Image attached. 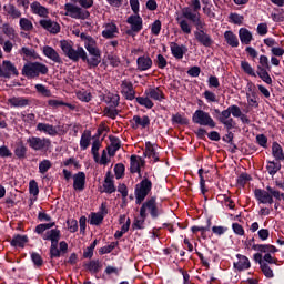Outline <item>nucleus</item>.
Listing matches in <instances>:
<instances>
[{
    "mask_svg": "<svg viewBox=\"0 0 284 284\" xmlns=\"http://www.w3.org/2000/svg\"><path fill=\"white\" fill-rule=\"evenodd\" d=\"M49 72H50V69L48 68V65H45L43 62H38V61L26 62L21 70L22 77H26V79L28 80L45 77V74H48Z\"/></svg>",
    "mask_w": 284,
    "mask_h": 284,
    "instance_id": "obj_1",
    "label": "nucleus"
},
{
    "mask_svg": "<svg viewBox=\"0 0 284 284\" xmlns=\"http://www.w3.org/2000/svg\"><path fill=\"white\" fill-rule=\"evenodd\" d=\"M60 48L62 52L70 59V61H73V63H79V60L83 61V63L87 61L88 52H85V49L83 47H78L74 49L72 45V42L68 40H62L60 42Z\"/></svg>",
    "mask_w": 284,
    "mask_h": 284,
    "instance_id": "obj_2",
    "label": "nucleus"
},
{
    "mask_svg": "<svg viewBox=\"0 0 284 284\" xmlns=\"http://www.w3.org/2000/svg\"><path fill=\"white\" fill-rule=\"evenodd\" d=\"M148 214L153 221H156L163 214V210L159 209L156 203V196H151L141 203L140 219H148Z\"/></svg>",
    "mask_w": 284,
    "mask_h": 284,
    "instance_id": "obj_3",
    "label": "nucleus"
},
{
    "mask_svg": "<svg viewBox=\"0 0 284 284\" xmlns=\"http://www.w3.org/2000/svg\"><path fill=\"white\" fill-rule=\"evenodd\" d=\"M43 241H50V258H61V251H59V241H61V230L51 229L42 234Z\"/></svg>",
    "mask_w": 284,
    "mask_h": 284,
    "instance_id": "obj_4",
    "label": "nucleus"
},
{
    "mask_svg": "<svg viewBox=\"0 0 284 284\" xmlns=\"http://www.w3.org/2000/svg\"><path fill=\"white\" fill-rule=\"evenodd\" d=\"M152 192V180L144 178L140 183L135 185L134 189V196H135V204L141 205L148 195Z\"/></svg>",
    "mask_w": 284,
    "mask_h": 284,
    "instance_id": "obj_5",
    "label": "nucleus"
},
{
    "mask_svg": "<svg viewBox=\"0 0 284 284\" xmlns=\"http://www.w3.org/2000/svg\"><path fill=\"white\" fill-rule=\"evenodd\" d=\"M192 122L195 123V125H201L204 128H210L211 130H214L216 128V122L210 115V113L197 109L193 114H192Z\"/></svg>",
    "mask_w": 284,
    "mask_h": 284,
    "instance_id": "obj_6",
    "label": "nucleus"
},
{
    "mask_svg": "<svg viewBox=\"0 0 284 284\" xmlns=\"http://www.w3.org/2000/svg\"><path fill=\"white\" fill-rule=\"evenodd\" d=\"M27 143L34 152H48L52 148V140L49 138L29 136Z\"/></svg>",
    "mask_w": 284,
    "mask_h": 284,
    "instance_id": "obj_7",
    "label": "nucleus"
},
{
    "mask_svg": "<svg viewBox=\"0 0 284 284\" xmlns=\"http://www.w3.org/2000/svg\"><path fill=\"white\" fill-rule=\"evenodd\" d=\"M64 10L65 17H71V19H81L82 21H85V19H90V11L72 3H65Z\"/></svg>",
    "mask_w": 284,
    "mask_h": 284,
    "instance_id": "obj_8",
    "label": "nucleus"
},
{
    "mask_svg": "<svg viewBox=\"0 0 284 284\" xmlns=\"http://www.w3.org/2000/svg\"><path fill=\"white\" fill-rule=\"evenodd\" d=\"M126 23L131 26V29L126 30L128 37H136L140 31L143 30V18L140 14H132L126 19Z\"/></svg>",
    "mask_w": 284,
    "mask_h": 284,
    "instance_id": "obj_9",
    "label": "nucleus"
},
{
    "mask_svg": "<svg viewBox=\"0 0 284 284\" xmlns=\"http://www.w3.org/2000/svg\"><path fill=\"white\" fill-rule=\"evenodd\" d=\"M182 16L184 17V19H187L193 23V26H195V32H201V30H205V23L203 22V20H201V16L193 13L192 9L184 8L182 11Z\"/></svg>",
    "mask_w": 284,
    "mask_h": 284,
    "instance_id": "obj_10",
    "label": "nucleus"
},
{
    "mask_svg": "<svg viewBox=\"0 0 284 284\" xmlns=\"http://www.w3.org/2000/svg\"><path fill=\"white\" fill-rule=\"evenodd\" d=\"M12 75L19 77V70H17V67L10 60H4L2 65L0 64V77L10 79Z\"/></svg>",
    "mask_w": 284,
    "mask_h": 284,
    "instance_id": "obj_11",
    "label": "nucleus"
},
{
    "mask_svg": "<svg viewBox=\"0 0 284 284\" xmlns=\"http://www.w3.org/2000/svg\"><path fill=\"white\" fill-rule=\"evenodd\" d=\"M194 38L204 48H212L214 45V40L205 30L194 31Z\"/></svg>",
    "mask_w": 284,
    "mask_h": 284,
    "instance_id": "obj_12",
    "label": "nucleus"
},
{
    "mask_svg": "<svg viewBox=\"0 0 284 284\" xmlns=\"http://www.w3.org/2000/svg\"><path fill=\"white\" fill-rule=\"evenodd\" d=\"M39 24L51 34H59L61 32V26L59 22L52 21L50 19H42L39 21Z\"/></svg>",
    "mask_w": 284,
    "mask_h": 284,
    "instance_id": "obj_13",
    "label": "nucleus"
},
{
    "mask_svg": "<svg viewBox=\"0 0 284 284\" xmlns=\"http://www.w3.org/2000/svg\"><path fill=\"white\" fill-rule=\"evenodd\" d=\"M73 190L83 192L85 190V172L79 171L73 175Z\"/></svg>",
    "mask_w": 284,
    "mask_h": 284,
    "instance_id": "obj_14",
    "label": "nucleus"
},
{
    "mask_svg": "<svg viewBox=\"0 0 284 284\" xmlns=\"http://www.w3.org/2000/svg\"><path fill=\"white\" fill-rule=\"evenodd\" d=\"M19 54L22 57L23 61H37V59H41V55L37 53V50L30 49L28 47H22L19 51Z\"/></svg>",
    "mask_w": 284,
    "mask_h": 284,
    "instance_id": "obj_15",
    "label": "nucleus"
},
{
    "mask_svg": "<svg viewBox=\"0 0 284 284\" xmlns=\"http://www.w3.org/2000/svg\"><path fill=\"white\" fill-rule=\"evenodd\" d=\"M42 54L47 57V59L53 61V63H63V60L61 59V55H59V52H57V50L50 45L43 47Z\"/></svg>",
    "mask_w": 284,
    "mask_h": 284,
    "instance_id": "obj_16",
    "label": "nucleus"
},
{
    "mask_svg": "<svg viewBox=\"0 0 284 284\" xmlns=\"http://www.w3.org/2000/svg\"><path fill=\"white\" fill-rule=\"evenodd\" d=\"M231 116L232 115H224V111H222L221 116H216V121H219V123H222V125H224V128L226 129V132H230L234 130V128H236V121H234V119Z\"/></svg>",
    "mask_w": 284,
    "mask_h": 284,
    "instance_id": "obj_17",
    "label": "nucleus"
},
{
    "mask_svg": "<svg viewBox=\"0 0 284 284\" xmlns=\"http://www.w3.org/2000/svg\"><path fill=\"white\" fill-rule=\"evenodd\" d=\"M102 192H105V194H114L116 192V186L114 185V180L110 171L105 174Z\"/></svg>",
    "mask_w": 284,
    "mask_h": 284,
    "instance_id": "obj_18",
    "label": "nucleus"
},
{
    "mask_svg": "<svg viewBox=\"0 0 284 284\" xmlns=\"http://www.w3.org/2000/svg\"><path fill=\"white\" fill-rule=\"evenodd\" d=\"M236 258L239 261L234 262L233 265L239 272H244V270H250V267H252V264L250 263V258H247V256L237 254Z\"/></svg>",
    "mask_w": 284,
    "mask_h": 284,
    "instance_id": "obj_19",
    "label": "nucleus"
},
{
    "mask_svg": "<svg viewBox=\"0 0 284 284\" xmlns=\"http://www.w3.org/2000/svg\"><path fill=\"white\" fill-rule=\"evenodd\" d=\"M171 53L174 57V59L181 60L185 55V52H187V47L185 45H179L176 42L170 43Z\"/></svg>",
    "mask_w": 284,
    "mask_h": 284,
    "instance_id": "obj_20",
    "label": "nucleus"
},
{
    "mask_svg": "<svg viewBox=\"0 0 284 284\" xmlns=\"http://www.w3.org/2000/svg\"><path fill=\"white\" fill-rule=\"evenodd\" d=\"M132 121H134V124L131 125L133 130H139V128L145 130V128L150 126V116L148 115H143L142 118L140 115H134Z\"/></svg>",
    "mask_w": 284,
    "mask_h": 284,
    "instance_id": "obj_21",
    "label": "nucleus"
},
{
    "mask_svg": "<svg viewBox=\"0 0 284 284\" xmlns=\"http://www.w3.org/2000/svg\"><path fill=\"white\" fill-rule=\"evenodd\" d=\"M253 250L260 254H276L278 252V248L272 244H253Z\"/></svg>",
    "mask_w": 284,
    "mask_h": 284,
    "instance_id": "obj_22",
    "label": "nucleus"
},
{
    "mask_svg": "<svg viewBox=\"0 0 284 284\" xmlns=\"http://www.w3.org/2000/svg\"><path fill=\"white\" fill-rule=\"evenodd\" d=\"M152 58L148 55H141L136 59V65L140 72H145L150 70V68H152Z\"/></svg>",
    "mask_w": 284,
    "mask_h": 284,
    "instance_id": "obj_23",
    "label": "nucleus"
},
{
    "mask_svg": "<svg viewBox=\"0 0 284 284\" xmlns=\"http://www.w3.org/2000/svg\"><path fill=\"white\" fill-rule=\"evenodd\" d=\"M36 130L38 132H43L49 136H57V134H59V131H57V126L48 123H38Z\"/></svg>",
    "mask_w": 284,
    "mask_h": 284,
    "instance_id": "obj_24",
    "label": "nucleus"
},
{
    "mask_svg": "<svg viewBox=\"0 0 284 284\" xmlns=\"http://www.w3.org/2000/svg\"><path fill=\"white\" fill-rule=\"evenodd\" d=\"M239 38L242 45H250L254 41V36L247 28H241L239 30Z\"/></svg>",
    "mask_w": 284,
    "mask_h": 284,
    "instance_id": "obj_25",
    "label": "nucleus"
},
{
    "mask_svg": "<svg viewBox=\"0 0 284 284\" xmlns=\"http://www.w3.org/2000/svg\"><path fill=\"white\" fill-rule=\"evenodd\" d=\"M83 267H85V270H88L90 274L94 275L101 272V270L103 268V264L100 260H91L90 262L84 263Z\"/></svg>",
    "mask_w": 284,
    "mask_h": 284,
    "instance_id": "obj_26",
    "label": "nucleus"
},
{
    "mask_svg": "<svg viewBox=\"0 0 284 284\" xmlns=\"http://www.w3.org/2000/svg\"><path fill=\"white\" fill-rule=\"evenodd\" d=\"M144 94L149 99H153V101H163L165 99V93L160 88H150L145 90Z\"/></svg>",
    "mask_w": 284,
    "mask_h": 284,
    "instance_id": "obj_27",
    "label": "nucleus"
},
{
    "mask_svg": "<svg viewBox=\"0 0 284 284\" xmlns=\"http://www.w3.org/2000/svg\"><path fill=\"white\" fill-rule=\"evenodd\" d=\"M30 239H28V235H21L17 234L13 235L12 240L10 241L11 247H20L23 248L26 247V243H28Z\"/></svg>",
    "mask_w": 284,
    "mask_h": 284,
    "instance_id": "obj_28",
    "label": "nucleus"
},
{
    "mask_svg": "<svg viewBox=\"0 0 284 284\" xmlns=\"http://www.w3.org/2000/svg\"><path fill=\"white\" fill-rule=\"evenodd\" d=\"M143 156L146 159H153L154 163H159V153L154 150V146H152V142L145 143V151L143 152Z\"/></svg>",
    "mask_w": 284,
    "mask_h": 284,
    "instance_id": "obj_29",
    "label": "nucleus"
},
{
    "mask_svg": "<svg viewBox=\"0 0 284 284\" xmlns=\"http://www.w3.org/2000/svg\"><path fill=\"white\" fill-rule=\"evenodd\" d=\"M3 10L8 14V17H11V19H21V11L17 9L14 4H4Z\"/></svg>",
    "mask_w": 284,
    "mask_h": 284,
    "instance_id": "obj_30",
    "label": "nucleus"
},
{
    "mask_svg": "<svg viewBox=\"0 0 284 284\" xmlns=\"http://www.w3.org/2000/svg\"><path fill=\"white\" fill-rule=\"evenodd\" d=\"M267 192H270L271 194L268 195L267 200L265 201V205H272V203H274V199H276V201H281L282 199V194L281 191L272 187V186H266Z\"/></svg>",
    "mask_w": 284,
    "mask_h": 284,
    "instance_id": "obj_31",
    "label": "nucleus"
},
{
    "mask_svg": "<svg viewBox=\"0 0 284 284\" xmlns=\"http://www.w3.org/2000/svg\"><path fill=\"white\" fill-rule=\"evenodd\" d=\"M224 116H234L235 119H240L243 115L241 108L236 104L230 105L227 109L223 110Z\"/></svg>",
    "mask_w": 284,
    "mask_h": 284,
    "instance_id": "obj_32",
    "label": "nucleus"
},
{
    "mask_svg": "<svg viewBox=\"0 0 284 284\" xmlns=\"http://www.w3.org/2000/svg\"><path fill=\"white\" fill-rule=\"evenodd\" d=\"M119 28L114 23H108L105 30L102 31L104 39H114V34H118Z\"/></svg>",
    "mask_w": 284,
    "mask_h": 284,
    "instance_id": "obj_33",
    "label": "nucleus"
},
{
    "mask_svg": "<svg viewBox=\"0 0 284 284\" xmlns=\"http://www.w3.org/2000/svg\"><path fill=\"white\" fill-rule=\"evenodd\" d=\"M122 85L125 88L124 97L128 101H134L136 99V91H134V84L132 82H123Z\"/></svg>",
    "mask_w": 284,
    "mask_h": 284,
    "instance_id": "obj_34",
    "label": "nucleus"
},
{
    "mask_svg": "<svg viewBox=\"0 0 284 284\" xmlns=\"http://www.w3.org/2000/svg\"><path fill=\"white\" fill-rule=\"evenodd\" d=\"M224 39H225L227 45H231V48H239V37H236V34H234V32L225 31Z\"/></svg>",
    "mask_w": 284,
    "mask_h": 284,
    "instance_id": "obj_35",
    "label": "nucleus"
},
{
    "mask_svg": "<svg viewBox=\"0 0 284 284\" xmlns=\"http://www.w3.org/2000/svg\"><path fill=\"white\" fill-rule=\"evenodd\" d=\"M130 172L131 174H141V163H139V155H131Z\"/></svg>",
    "mask_w": 284,
    "mask_h": 284,
    "instance_id": "obj_36",
    "label": "nucleus"
},
{
    "mask_svg": "<svg viewBox=\"0 0 284 284\" xmlns=\"http://www.w3.org/2000/svg\"><path fill=\"white\" fill-rule=\"evenodd\" d=\"M55 225L57 223L54 222L38 224L34 229V232L36 234H39V236L43 237L45 231L48 230V232H50V230H52V227H54Z\"/></svg>",
    "mask_w": 284,
    "mask_h": 284,
    "instance_id": "obj_37",
    "label": "nucleus"
},
{
    "mask_svg": "<svg viewBox=\"0 0 284 284\" xmlns=\"http://www.w3.org/2000/svg\"><path fill=\"white\" fill-rule=\"evenodd\" d=\"M270 191H265V190H263V189H255L254 190V196H255V199H256V201L258 202V203H262V204H264L265 205V202L267 201V199H268V196H270Z\"/></svg>",
    "mask_w": 284,
    "mask_h": 284,
    "instance_id": "obj_38",
    "label": "nucleus"
},
{
    "mask_svg": "<svg viewBox=\"0 0 284 284\" xmlns=\"http://www.w3.org/2000/svg\"><path fill=\"white\" fill-rule=\"evenodd\" d=\"M283 154H284L283 146H281L278 142H273L272 155L274 156L275 161H284Z\"/></svg>",
    "mask_w": 284,
    "mask_h": 284,
    "instance_id": "obj_39",
    "label": "nucleus"
},
{
    "mask_svg": "<svg viewBox=\"0 0 284 284\" xmlns=\"http://www.w3.org/2000/svg\"><path fill=\"white\" fill-rule=\"evenodd\" d=\"M31 10L33 14H38L39 17H45L48 14V9L41 6L39 1H34L31 3Z\"/></svg>",
    "mask_w": 284,
    "mask_h": 284,
    "instance_id": "obj_40",
    "label": "nucleus"
},
{
    "mask_svg": "<svg viewBox=\"0 0 284 284\" xmlns=\"http://www.w3.org/2000/svg\"><path fill=\"white\" fill-rule=\"evenodd\" d=\"M92 139V132L90 130H85L80 139V148L81 150H85L87 148H90V141Z\"/></svg>",
    "mask_w": 284,
    "mask_h": 284,
    "instance_id": "obj_41",
    "label": "nucleus"
},
{
    "mask_svg": "<svg viewBox=\"0 0 284 284\" xmlns=\"http://www.w3.org/2000/svg\"><path fill=\"white\" fill-rule=\"evenodd\" d=\"M9 103L13 108H26V105H30V100L26 98H11Z\"/></svg>",
    "mask_w": 284,
    "mask_h": 284,
    "instance_id": "obj_42",
    "label": "nucleus"
},
{
    "mask_svg": "<svg viewBox=\"0 0 284 284\" xmlns=\"http://www.w3.org/2000/svg\"><path fill=\"white\" fill-rule=\"evenodd\" d=\"M136 103L139 105H142L143 108H146V110H152L154 108V102L150 100V97H136L135 98Z\"/></svg>",
    "mask_w": 284,
    "mask_h": 284,
    "instance_id": "obj_43",
    "label": "nucleus"
},
{
    "mask_svg": "<svg viewBox=\"0 0 284 284\" xmlns=\"http://www.w3.org/2000/svg\"><path fill=\"white\" fill-rule=\"evenodd\" d=\"M281 170V163L275 161H267L266 171L270 176H274Z\"/></svg>",
    "mask_w": 284,
    "mask_h": 284,
    "instance_id": "obj_44",
    "label": "nucleus"
},
{
    "mask_svg": "<svg viewBox=\"0 0 284 284\" xmlns=\"http://www.w3.org/2000/svg\"><path fill=\"white\" fill-rule=\"evenodd\" d=\"M19 26L20 30L24 32H32V30H34V24H32V21L28 18H20Z\"/></svg>",
    "mask_w": 284,
    "mask_h": 284,
    "instance_id": "obj_45",
    "label": "nucleus"
},
{
    "mask_svg": "<svg viewBox=\"0 0 284 284\" xmlns=\"http://www.w3.org/2000/svg\"><path fill=\"white\" fill-rule=\"evenodd\" d=\"M261 70H268V72H272V65H270V59L267 58V55L260 57V64L257 65V71Z\"/></svg>",
    "mask_w": 284,
    "mask_h": 284,
    "instance_id": "obj_46",
    "label": "nucleus"
},
{
    "mask_svg": "<svg viewBox=\"0 0 284 284\" xmlns=\"http://www.w3.org/2000/svg\"><path fill=\"white\" fill-rule=\"evenodd\" d=\"M171 121L173 124L176 123L178 125H190V120L181 115V113L173 114Z\"/></svg>",
    "mask_w": 284,
    "mask_h": 284,
    "instance_id": "obj_47",
    "label": "nucleus"
},
{
    "mask_svg": "<svg viewBox=\"0 0 284 284\" xmlns=\"http://www.w3.org/2000/svg\"><path fill=\"white\" fill-rule=\"evenodd\" d=\"M257 77L264 81L267 85H272V77H270V69H261L256 72Z\"/></svg>",
    "mask_w": 284,
    "mask_h": 284,
    "instance_id": "obj_48",
    "label": "nucleus"
},
{
    "mask_svg": "<svg viewBox=\"0 0 284 284\" xmlns=\"http://www.w3.org/2000/svg\"><path fill=\"white\" fill-rule=\"evenodd\" d=\"M26 154H28V148H26V145L20 144L16 146L14 155L17 156V159H19L20 161H23V159H26Z\"/></svg>",
    "mask_w": 284,
    "mask_h": 284,
    "instance_id": "obj_49",
    "label": "nucleus"
},
{
    "mask_svg": "<svg viewBox=\"0 0 284 284\" xmlns=\"http://www.w3.org/2000/svg\"><path fill=\"white\" fill-rule=\"evenodd\" d=\"M84 63L89 65V68H99V63H101V54L100 55H92L91 58H88L84 60Z\"/></svg>",
    "mask_w": 284,
    "mask_h": 284,
    "instance_id": "obj_50",
    "label": "nucleus"
},
{
    "mask_svg": "<svg viewBox=\"0 0 284 284\" xmlns=\"http://www.w3.org/2000/svg\"><path fill=\"white\" fill-rule=\"evenodd\" d=\"M105 217L101 213H91L89 223L90 225H101Z\"/></svg>",
    "mask_w": 284,
    "mask_h": 284,
    "instance_id": "obj_51",
    "label": "nucleus"
},
{
    "mask_svg": "<svg viewBox=\"0 0 284 284\" xmlns=\"http://www.w3.org/2000/svg\"><path fill=\"white\" fill-rule=\"evenodd\" d=\"M260 270L261 272L264 274V276L266 278H274V271L272 270V267H270V264L267 263H263L261 266H260Z\"/></svg>",
    "mask_w": 284,
    "mask_h": 284,
    "instance_id": "obj_52",
    "label": "nucleus"
},
{
    "mask_svg": "<svg viewBox=\"0 0 284 284\" xmlns=\"http://www.w3.org/2000/svg\"><path fill=\"white\" fill-rule=\"evenodd\" d=\"M241 69L245 74H248V77H256V72H254V68H252V64L247 61H242L241 62Z\"/></svg>",
    "mask_w": 284,
    "mask_h": 284,
    "instance_id": "obj_53",
    "label": "nucleus"
},
{
    "mask_svg": "<svg viewBox=\"0 0 284 284\" xmlns=\"http://www.w3.org/2000/svg\"><path fill=\"white\" fill-rule=\"evenodd\" d=\"M52 168V162L50 160H42L39 163V173L45 174Z\"/></svg>",
    "mask_w": 284,
    "mask_h": 284,
    "instance_id": "obj_54",
    "label": "nucleus"
},
{
    "mask_svg": "<svg viewBox=\"0 0 284 284\" xmlns=\"http://www.w3.org/2000/svg\"><path fill=\"white\" fill-rule=\"evenodd\" d=\"M31 261L34 265V267H43V257H41V254L33 252L31 253Z\"/></svg>",
    "mask_w": 284,
    "mask_h": 284,
    "instance_id": "obj_55",
    "label": "nucleus"
},
{
    "mask_svg": "<svg viewBox=\"0 0 284 284\" xmlns=\"http://www.w3.org/2000/svg\"><path fill=\"white\" fill-rule=\"evenodd\" d=\"M247 181H252V175L247 173H242L240 176H237L236 183L240 187H244L247 185Z\"/></svg>",
    "mask_w": 284,
    "mask_h": 284,
    "instance_id": "obj_56",
    "label": "nucleus"
},
{
    "mask_svg": "<svg viewBox=\"0 0 284 284\" xmlns=\"http://www.w3.org/2000/svg\"><path fill=\"white\" fill-rule=\"evenodd\" d=\"M115 179H123L125 176V165L123 163H118L114 166Z\"/></svg>",
    "mask_w": 284,
    "mask_h": 284,
    "instance_id": "obj_57",
    "label": "nucleus"
},
{
    "mask_svg": "<svg viewBox=\"0 0 284 284\" xmlns=\"http://www.w3.org/2000/svg\"><path fill=\"white\" fill-rule=\"evenodd\" d=\"M119 112L121 111L112 106L104 108L105 116H109V119H112L113 121L116 119V116H119Z\"/></svg>",
    "mask_w": 284,
    "mask_h": 284,
    "instance_id": "obj_58",
    "label": "nucleus"
},
{
    "mask_svg": "<svg viewBox=\"0 0 284 284\" xmlns=\"http://www.w3.org/2000/svg\"><path fill=\"white\" fill-rule=\"evenodd\" d=\"M229 19L235 26H243L244 17L239 13H230Z\"/></svg>",
    "mask_w": 284,
    "mask_h": 284,
    "instance_id": "obj_59",
    "label": "nucleus"
},
{
    "mask_svg": "<svg viewBox=\"0 0 284 284\" xmlns=\"http://www.w3.org/2000/svg\"><path fill=\"white\" fill-rule=\"evenodd\" d=\"M36 90L39 94H42V97H52V91L43 84H36Z\"/></svg>",
    "mask_w": 284,
    "mask_h": 284,
    "instance_id": "obj_60",
    "label": "nucleus"
},
{
    "mask_svg": "<svg viewBox=\"0 0 284 284\" xmlns=\"http://www.w3.org/2000/svg\"><path fill=\"white\" fill-rule=\"evenodd\" d=\"M29 193L33 196H39V183H37V180L29 182Z\"/></svg>",
    "mask_w": 284,
    "mask_h": 284,
    "instance_id": "obj_61",
    "label": "nucleus"
},
{
    "mask_svg": "<svg viewBox=\"0 0 284 284\" xmlns=\"http://www.w3.org/2000/svg\"><path fill=\"white\" fill-rule=\"evenodd\" d=\"M13 154L7 145L0 146V159H12Z\"/></svg>",
    "mask_w": 284,
    "mask_h": 284,
    "instance_id": "obj_62",
    "label": "nucleus"
},
{
    "mask_svg": "<svg viewBox=\"0 0 284 284\" xmlns=\"http://www.w3.org/2000/svg\"><path fill=\"white\" fill-rule=\"evenodd\" d=\"M68 230L71 232V234H74V232H79V222L74 219L67 221Z\"/></svg>",
    "mask_w": 284,
    "mask_h": 284,
    "instance_id": "obj_63",
    "label": "nucleus"
},
{
    "mask_svg": "<svg viewBox=\"0 0 284 284\" xmlns=\"http://www.w3.org/2000/svg\"><path fill=\"white\" fill-rule=\"evenodd\" d=\"M151 32L154 37H159L161 34V20H155L151 26Z\"/></svg>",
    "mask_w": 284,
    "mask_h": 284,
    "instance_id": "obj_64",
    "label": "nucleus"
}]
</instances>
